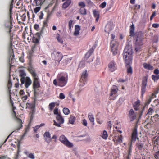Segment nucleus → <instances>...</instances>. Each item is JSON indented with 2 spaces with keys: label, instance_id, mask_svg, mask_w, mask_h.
I'll list each match as a JSON object with an SVG mask.
<instances>
[{
  "label": "nucleus",
  "instance_id": "1",
  "mask_svg": "<svg viewBox=\"0 0 159 159\" xmlns=\"http://www.w3.org/2000/svg\"><path fill=\"white\" fill-rule=\"evenodd\" d=\"M133 51L131 47L126 46L123 53L124 61L125 66L131 65L133 59Z\"/></svg>",
  "mask_w": 159,
  "mask_h": 159
},
{
  "label": "nucleus",
  "instance_id": "2",
  "mask_svg": "<svg viewBox=\"0 0 159 159\" xmlns=\"http://www.w3.org/2000/svg\"><path fill=\"white\" fill-rule=\"evenodd\" d=\"M68 79L67 74L60 73L57 75L56 79L54 80L53 84L55 86L63 87L67 84Z\"/></svg>",
  "mask_w": 159,
  "mask_h": 159
},
{
  "label": "nucleus",
  "instance_id": "3",
  "mask_svg": "<svg viewBox=\"0 0 159 159\" xmlns=\"http://www.w3.org/2000/svg\"><path fill=\"white\" fill-rule=\"evenodd\" d=\"M12 11L11 12L9 11V16L10 18V21L8 22V25H7V23L6 24V26L7 28V32L9 36L10 37L11 42V40L13 39V37L14 34L13 33L11 32H12L11 29L13 28L12 25V21L13 19L12 17Z\"/></svg>",
  "mask_w": 159,
  "mask_h": 159
},
{
  "label": "nucleus",
  "instance_id": "4",
  "mask_svg": "<svg viewBox=\"0 0 159 159\" xmlns=\"http://www.w3.org/2000/svg\"><path fill=\"white\" fill-rule=\"evenodd\" d=\"M33 78V88L34 89V94L35 97L37 95L38 89L40 87V80L38 76Z\"/></svg>",
  "mask_w": 159,
  "mask_h": 159
},
{
  "label": "nucleus",
  "instance_id": "5",
  "mask_svg": "<svg viewBox=\"0 0 159 159\" xmlns=\"http://www.w3.org/2000/svg\"><path fill=\"white\" fill-rule=\"evenodd\" d=\"M12 115V116L13 117V118H14V120L17 123H18V126H17L16 127V128H15V130L14 131H13L12 133H11L7 138L5 140L4 142H5L7 141L9 137L10 136L14 131H15L17 130H20L22 127V120L20 119L17 118L16 116V112L14 110H13Z\"/></svg>",
  "mask_w": 159,
  "mask_h": 159
},
{
  "label": "nucleus",
  "instance_id": "6",
  "mask_svg": "<svg viewBox=\"0 0 159 159\" xmlns=\"http://www.w3.org/2000/svg\"><path fill=\"white\" fill-rule=\"evenodd\" d=\"M59 140L63 144L68 148H71L73 146L72 143L69 141L63 135H62L59 137Z\"/></svg>",
  "mask_w": 159,
  "mask_h": 159
},
{
  "label": "nucleus",
  "instance_id": "7",
  "mask_svg": "<svg viewBox=\"0 0 159 159\" xmlns=\"http://www.w3.org/2000/svg\"><path fill=\"white\" fill-rule=\"evenodd\" d=\"M51 55L53 59L58 62L61 60L63 57L61 52L56 50L53 51Z\"/></svg>",
  "mask_w": 159,
  "mask_h": 159
},
{
  "label": "nucleus",
  "instance_id": "8",
  "mask_svg": "<svg viewBox=\"0 0 159 159\" xmlns=\"http://www.w3.org/2000/svg\"><path fill=\"white\" fill-rule=\"evenodd\" d=\"M110 44L111 51L113 54L114 55H116L118 52V47L119 45L118 42L115 40H112Z\"/></svg>",
  "mask_w": 159,
  "mask_h": 159
},
{
  "label": "nucleus",
  "instance_id": "9",
  "mask_svg": "<svg viewBox=\"0 0 159 159\" xmlns=\"http://www.w3.org/2000/svg\"><path fill=\"white\" fill-rule=\"evenodd\" d=\"M88 76L87 71L86 70L84 71L81 75L79 84L81 86H84L86 83L87 78Z\"/></svg>",
  "mask_w": 159,
  "mask_h": 159
},
{
  "label": "nucleus",
  "instance_id": "10",
  "mask_svg": "<svg viewBox=\"0 0 159 159\" xmlns=\"http://www.w3.org/2000/svg\"><path fill=\"white\" fill-rule=\"evenodd\" d=\"M95 48V45H93L92 48H91L85 54V59L87 61V62L89 63L90 62H92L93 61V58H92L90 61H87V60L92 54Z\"/></svg>",
  "mask_w": 159,
  "mask_h": 159
},
{
  "label": "nucleus",
  "instance_id": "11",
  "mask_svg": "<svg viewBox=\"0 0 159 159\" xmlns=\"http://www.w3.org/2000/svg\"><path fill=\"white\" fill-rule=\"evenodd\" d=\"M108 67L110 72H113L117 69V65L115 61L112 60L108 64Z\"/></svg>",
  "mask_w": 159,
  "mask_h": 159
},
{
  "label": "nucleus",
  "instance_id": "12",
  "mask_svg": "<svg viewBox=\"0 0 159 159\" xmlns=\"http://www.w3.org/2000/svg\"><path fill=\"white\" fill-rule=\"evenodd\" d=\"M56 119L57 122L54 120V124L57 127H61L60 125L62 124L64 122V119L62 116L61 115L56 116Z\"/></svg>",
  "mask_w": 159,
  "mask_h": 159
},
{
  "label": "nucleus",
  "instance_id": "13",
  "mask_svg": "<svg viewBox=\"0 0 159 159\" xmlns=\"http://www.w3.org/2000/svg\"><path fill=\"white\" fill-rule=\"evenodd\" d=\"M147 83V78L145 77L143 79L142 82L141 86V94L143 95L145 92L146 88Z\"/></svg>",
  "mask_w": 159,
  "mask_h": 159
},
{
  "label": "nucleus",
  "instance_id": "14",
  "mask_svg": "<svg viewBox=\"0 0 159 159\" xmlns=\"http://www.w3.org/2000/svg\"><path fill=\"white\" fill-rule=\"evenodd\" d=\"M123 137L122 135H116L113 138V141L115 143L120 144L123 142Z\"/></svg>",
  "mask_w": 159,
  "mask_h": 159
},
{
  "label": "nucleus",
  "instance_id": "15",
  "mask_svg": "<svg viewBox=\"0 0 159 159\" xmlns=\"http://www.w3.org/2000/svg\"><path fill=\"white\" fill-rule=\"evenodd\" d=\"M143 36L141 34H138L136 39V44L139 46L142 45L143 44Z\"/></svg>",
  "mask_w": 159,
  "mask_h": 159
},
{
  "label": "nucleus",
  "instance_id": "16",
  "mask_svg": "<svg viewBox=\"0 0 159 159\" xmlns=\"http://www.w3.org/2000/svg\"><path fill=\"white\" fill-rule=\"evenodd\" d=\"M44 138L45 141L48 144L51 142L52 138L50 134L48 132H46L44 134Z\"/></svg>",
  "mask_w": 159,
  "mask_h": 159
},
{
  "label": "nucleus",
  "instance_id": "17",
  "mask_svg": "<svg viewBox=\"0 0 159 159\" xmlns=\"http://www.w3.org/2000/svg\"><path fill=\"white\" fill-rule=\"evenodd\" d=\"M133 106L134 109L136 111L142 109L143 106L140 104V102L139 100L136 101L133 104Z\"/></svg>",
  "mask_w": 159,
  "mask_h": 159
},
{
  "label": "nucleus",
  "instance_id": "18",
  "mask_svg": "<svg viewBox=\"0 0 159 159\" xmlns=\"http://www.w3.org/2000/svg\"><path fill=\"white\" fill-rule=\"evenodd\" d=\"M129 116L131 121H133L136 119V116L134 113L133 109H131L130 110L129 112Z\"/></svg>",
  "mask_w": 159,
  "mask_h": 159
},
{
  "label": "nucleus",
  "instance_id": "19",
  "mask_svg": "<svg viewBox=\"0 0 159 159\" xmlns=\"http://www.w3.org/2000/svg\"><path fill=\"white\" fill-rule=\"evenodd\" d=\"M113 28V24L110 22L108 23L105 26V31L106 32L109 33L112 30Z\"/></svg>",
  "mask_w": 159,
  "mask_h": 159
},
{
  "label": "nucleus",
  "instance_id": "20",
  "mask_svg": "<svg viewBox=\"0 0 159 159\" xmlns=\"http://www.w3.org/2000/svg\"><path fill=\"white\" fill-rule=\"evenodd\" d=\"M26 76L25 73L23 71H21L20 72L19 76L20 78V81L21 84H23L25 83V80L26 77H25Z\"/></svg>",
  "mask_w": 159,
  "mask_h": 159
},
{
  "label": "nucleus",
  "instance_id": "21",
  "mask_svg": "<svg viewBox=\"0 0 159 159\" xmlns=\"http://www.w3.org/2000/svg\"><path fill=\"white\" fill-rule=\"evenodd\" d=\"M118 90V89L116 85H113L111 89L110 96H113L115 97L114 95H116L117 93Z\"/></svg>",
  "mask_w": 159,
  "mask_h": 159
},
{
  "label": "nucleus",
  "instance_id": "22",
  "mask_svg": "<svg viewBox=\"0 0 159 159\" xmlns=\"http://www.w3.org/2000/svg\"><path fill=\"white\" fill-rule=\"evenodd\" d=\"M32 81L30 78L27 77L25 78V86L26 88H28L32 83Z\"/></svg>",
  "mask_w": 159,
  "mask_h": 159
},
{
  "label": "nucleus",
  "instance_id": "23",
  "mask_svg": "<svg viewBox=\"0 0 159 159\" xmlns=\"http://www.w3.org/2000/svg\"><path fill=\"white\" fill-rule=\"evenodd\" d=\"M24 153L25 154L27 157L30 159H35V156L34 153L29 152L26 150L24 152Z\"/></svg>",
  "mask_w": 159,
  "mask_h": 159
},
{
  "label": "nucleus",
  "instance_id": "24",
  "mask_svg": "<svg viewBox=\"0 0 159 159\" xmlns=\"http://www.w3.org/2000/svg\"><path fill=\"white\" fill-rule=\"evenodd\" d=\"M80 27L78 25H76L75 26V31L74 33V35L75 36H77L79 34V31L80 30Z\"/></svg>",
  "mask_w": 159,
  "mask_h": 159
},
{
  "label": "nucleus",
  "instance_id": "25",
  "mask_svg": "<svg viewBox=\"0 0 159 159\" xmlns=\"http://www.w3.org/2000/svg\"><path fill=\"white\" fill-rule=\"evenodd\" d=\"M143 67L147 70H152L153 69V67L149 64H147L144 63L143 64Z\"/></svg>",
  "mask_w": 159,
  "mask_h": 159
},
{
  "label": "nucleus",
  "instance_id": "26",
  "mask_svg": "<svg viewBox=\"0 0 159 159\" xmlns=\"http://www.w3.org/2000/svg\"><path fill=\"white\" fill-rule=\"evenodd\" d=\"M127 68V72L128 75H131L133 72V69L131 66V65H129L127 66H125Z\"/></svg>",
  "mask_w": 159,
  "mask_h": 159
},
{
  "label": "nucleus",
  "instance_id": "27",
  "mask_svg": "<svg viewBox=\"0 0 159 159\" xmlns=\"http://www.w3.org/2000/svg\"><path fill=\"white\" fill-rule=\"evenodd\" d=\"M40 36V34L39 33H36L35 34H34L33 36V40L35 41L36 43H38L39 42V39Z\"/></svg>",
  "mask_w": 159,
  "mask_h": 159
},
{
  "label": "nucleus",
  "instance_id": "28",
  "mask_svg": "<svg viewBox=\"0 0 159 159\" xmlns=\"http://www.w3.org/2000/svg\"><path fill=\"white\" fill-rule=\"evenodd\" d=\"M71 0H67L62 5V7L63 8H66L71 4Z\"/></svg>",
  "mask_w": 159,
  "mask_h": 159
},
{
  "label": "nucleus",
  "instance_id": "29",
  "mask_svg": "<svg viewBox=\"0 0 159 159\" xmlns=\"http://www.w3.org/2000/svg\"><path fill=\"white\" fill-rule=\"evenodd\" d=\"M28 70L30 73L31 74V75L33 77H37L38 76L37 74L35 73V71L32 67H30L28 68Z\"/></svg>",
  "mask_w": 159,
  "mask_h": 159
},
{
  "label": "nucleus",
  "instance_id": "30",
  "mask_svg": "<svg viewBox=\"0 0 159 159\" xmlns=\"http://www.w3.org/2000/svg\"><path fill=\"white\" fill-rule=\"evenodd\" d=\"M130 34L131 36H134V31L135 30V27L134 25L132 24L131 25L130 28Z\"/></svg>",
  "mask_w": 159,
  "mask_h": 159
},
{
  "label": "nucleus",
  "instance_id": "31",
  "mask_svg": "<svg viewBox=\"0 0 159 159\" xmlns=\"http://www.w3.org/2000/svg\"><path fill=\"white\" fill-rule=\"evenodd\" d=\"M50 18V15H48L46 19L45 20L43 21V28L45 27H47L48 26V20H49Z\"/></svg>",
  "mask_w": 159,
  "mask_h": 159
},
{
  "label": "nucleus",
  "instance_id": "32",
  "mask_svg": "<svg viewBox=\"0 0 159 159\" xmlns=\"http://www.w3.org/2000/svg\"><path fill=\"white\" fill-rule=\"evenodd\" d=\"M88 118L91 122L93 125H94V118L93 115L91 114H89L88 115Z\"/></svg>",
  "mask_w": 159,
  "mask_h": 159
},
{
  "label": "nucleus",
  "instance_id": "33",
  "mask_svg": "<svg viewBox=\"0 0 159 159\" xmlns=\"http://www.w3.org/2000/svg\"><path fill=\"white\" fill-rule=\"evenodd\" d=\"M80 11V14L82 15H85L87 14V10L84 7H81Z\"/></svg>",
  "mask_w": 159,
  "mask_h": 159
},
{
  "label": "nucleus",
  "instance_id": "34",
  "mask_svg": "<svg viewBox=\"0 0 159 159\" xmlns=\"http://www.w3.org/2000/svg\"><path fill=\"white\" fill-rule=\"evenodd\" d=\"M45 0H34V2L36 3V6L41 5Z\"/></svg>",
  "mask_w": 159,
  "mask_h": 159
},
{
  "label": "nucleus",
  "instance_id": "35",
  "mask_svg": "<svg viewBox=\"0 0 159 159\" xmlns=\"http://www.w3.org/2000/svg\"><path fill=\"white\" fill-rule=\"evenodd\" d=\"M75 120V117L71 115L69 119V123L72 124H73Z\"/></svg>",
  "mask_w": 159,
  "mask_h": 159
},
{
  "label": "nucleus",
  "instance_id": "36",
  "mask_svg": "<svg viewBox=\"0 0 159 159\" xmlns=\"http://www.w3.org/2000/svg\"><path fill=\"white\" fill-rule=\"evenodd\" d=\"M27 107L31 109H34L35 107V101H34L32 103H27L26 104Z\"/></svg>",
  "mask_w": 159,
  "mask_h": 159
},
{
  "label": "nucleus",
  "instance_id": "37",
  "mask_svg": "<svg viewBox=\"0 0 159 159\" xmlns=\"http://www.w3.org/2000/svg\"><path fill=\"white\" fill-rule=\"evenodd\" d=\"M108 136L107 132L105 130H104L102 133V137L104 139H107Z\"/></svg>",
  "mask_w": 159,
  "mask_h": 159
},
{
  "label": "nucleus",
  "instance_id": "38",
  "mask_svg": "<svg viewBox=\"0 0 159 159\" xmlns=\"http://www.w3.org/2000/svg\"><path fill=\"white\" fill-rule=\"evenodd\" d=\"M56 39L58 42L62 44L63 43V39L62 38H60V34H56Z\"/></svg>",
  "mask_w": 159,
  "mask_h": 159
},
{
  "label": "nucleus",
  "instance_id": "39",
  "mask_svg": "<svg viewBox=\"0 0 159 159\" xmlns=\"http://www.w3.org/2000/svg\"><path fill=\"white\" fill-rule=\"evenodd\" d=\"M137 133L136 131H134L132 134V139L135 141L137 138Z\"/></svg>",
  "mask_w": 159,
  "mask_h": 159
},
{
  "label": "nucleus",
  "instance_id": "40",
  "mask_svg": "<svg viewBox=\"0 0 159 159\" xmlns=\"http://www.w3.org/2000/svg\"><path fill=\"white\" fill-rule=\"evenodd\" d=\"M152 78L154 82H156L159 79V75H152Z\"/></svg>",
  "mask_w": 159,
  "mask_h": 159
},
{
  "label": "nucleus",
  "instance_id": "41",
  "mask_svg": "<svg viewBox=\"0 0 159 159\" xmlns=\"http://www.w3.org/2000/svg\"><path fill=\"white\" fill-rule=\"evenodd\" d=\"M63 111L64 113L66 115H68L69 114L70 112L68 108H66L63 109Z\"/></svg>",
  "mask_w": 159,
  "mask_h": 159
},
{
  "label": "nucleus",
  "instance_id": "42",
  "mask_svg": "<svg viewBox=\"0 0 159 159\" xmlns=\"http://www.w3.org/2000/svg\"><path fill=\"white\" fill-rule=\"evenodd\" d=\"M93 14L94 17H97L98 16H99L100 15L99 12L98 11L96 10H94L93 11Z\"/></svg>",
  "mask_w": 159,
  "mask_h": 159
},
{
  "label": "nucleus",
  "instance_id": "43",
  "mask_svg": "<svg viewBox=\"0 0 159 159\" xmlns=\"http://www.w3.org/2000/svg\"><path fill=\"white\" fill-rule=\"evenodd\" d=\"M55 106V103L54 102H52L50 103L49 106V109L52 110Z\"/></svg>",
  "mask_w": 159,
  "mask_h": 159
},
{
  "label": "nucleus",
  "instance_id": "44",
  "mask_svg": "<svg viewBox=\"0 0 159 159\" xmlns=\"http://www.w3.org/2000/svg\"><path fill=\"white\" fill-rule=\"evenodd\" d=\"M54 114L56 115V116H58L60 114V112L58 111V109L56 108L53 111Z\"/></svg>",
  "mask_w": 159,
  "mask_h": 159
},
{
  "label": "nucleus",
  "instance_id": "45",
  "mask_svg": "<svg viewBox=\"0 0 159 159\" xmlns=\"http://www.w3.org/2000/svg\"><path fill=\"white\" fill-rule=\"evenodd\" d=\"M73 22V21L72 20H70L69 21L68 26H69V29L70 30H71V27H73V26H72Z\"/></svg>",
  "mask_w": 159,
  "mask_h": 159
},
{
  "label": "nucleus",
  "instance_id": "46",
  "mask_svg": "<svg viewBox=\"0 0 159 159\" xmlns=\"http://www.w3.org/2000/svg\"><path fill=\"white\" fill-rule=\"evenodd\" d=\"M157 93H152L150 96V98L149 99H153L156 97V95Z\"/></svg>",
  "mask_w": 159,
  "mask_h": 159
},
{
  "label": "nucleus",
  "instance_id": "47",
  "mask_svg": "<svg viewBox=\"0 0 159 159\" xmlns=\"http://www.w3.org/2000/svg\"><path fill=\"white\" fill-rule=\"evenodd\" d=\"M12 57H11V61H9V63L10 64H11L12 63H13V61H14V53H13V52H12ZM11 66H10V68L11 67Z\"/></svg>",
  "mask_w": 159,
  "mask_h": 159
},
{
  "label": "nucleus",
  "instance_id": "48",
  "mask_svg": "<svg viewBox=\"0 0 159 159\" xmlns=\"http://www.w3.org/2000/svg\"><path fill=\"white\" fill-rule=\"evenodd\" d=\"M41 8L39 7H38L35 8L34 9V11L35 13H38L40 10Z\"/></svg>",
  "mask_w": 159,
  "mask_h": 159
},
{
  "label": "nucleus",
  "instance_id": "49",
  "mask_svg": "<svg viewBox=\"0 0 159 159\" xmlns=\"http://www.w3.org/2000/svg\"><path fill=\"white\" fill-rule=\"evenodd\" d=\"M79 6L81 7H85V5L84 2H80L78 4Z\"/></svg>",
  "mask_w": 159,
  "mask_h": 159
},
{
  "label": "nucleus",
  "instance_id": "50",
  "mask_svg": "<svg viewBox=\"0 0 159 159\" xmlns=\"http://www.w3.org/2000/svg\"><path fill=\"white\" fill-rule=\"evenodd\" d=\"M82 124L85 126H87V121L86 120L84 119H83L82 121Z\"/></svg>",
  "mask_w": 159,
  "mask_h": 159
},
{
  "label": "nucleus",
  "instance_id": "51",
  "mask_svg": "<svg viewBox=\"0 0 159 159\" xmlns=\"http://www.w3.org/2000/svg\"><path fill=\"white\" fill-rule=\"evenodd\" d=\"M13 2H14V0H12L11 2L10 7V9H9V11L10 12H11V11H12V8H13Z\"/></svg>",
  "mask_w": 159,
  "mask_h": 159
},
{
  "label": "nucleus",
  "instance_id": "52",
  "mask_svg": "<svg viewBox=\"0 0 159 159\" xmlns=\"http://www.w3.org/2000/svg\"><path fill=\"white\" fill-rule=\"evenodd\" d=\"M107 3L105 2H104L100 5V7L102 8H104L105 7Z\"/></svg>",
  "mask_w": 159,
  "mask_h": 159
},
{
  "label": "nucleus",
  "instance_id": "53",
  "mask_svg": "<svg viewBox=\"0 0 159 159\" xmlns=\"http://www.w3.org/2000/svg\"><path fill=\"white\" fill-rule=\"evenodd\" d=\"M65 96L63 93H61L59 94V98L63 99L65 98Z\"/></svg>",
  "mask_w": 159,
  "mask_h": 159
},
{
  "label": "nucleus",
  "instance_id": "54",
  "mask_svg": "<svg viewBox=\"0 0 159 159\" xmlns=\"http://www.w3.org/2000/svg\"><path fill=\"white\" fill-rule=\"evenodd\" d=\"M56 1L57 2V0H52V2H53L52 3H51L49 4L46 7H45V9H47L49 7H51L52 6L53 3L55 1Z\"/></svg>",
  "mask_w": 159,
  "mask_h": 159
},
{
  "label": "nucleus",
  "instance_id": "55",
  "mask_svg": "<svg viewBox=\"0 0 159 159\" xmlns=\"http://www.w3.org/2000/svg\"><path fill=\"white\" fill-rule=\"evenodd\" d=\"M34 28L37 31H38L39 29V25L37 24H35L34 25Z\"/></svg>",
  "mask_w": 159,
  "mask_h": 159
},
{
  "label": "nucleus",
  "instance_id": "56",
  "mask_svg": "<svg viewBox=\"0 0 159 159\" xmlns=\"http://www.w3.org/2000/svg\"><path fill=\"white\" fill-rule=\"evenodd\" d=\"M153 112V109L151 108H150L148 109V113L149 115H151Z\"/></svg>",
  "mask_w": 159,
  "mask_h": 159
},
{
  "label": "nucleus",
  "instance_id": "57",
  "mask_svg": "<svg viewBox=\"0 0 159 159\" xmlns=\"http://www.w3.org/2000/svg\"><path fill=\"white\" fill-rule=\"evenodd\" d=\"M43 13L41 11L39 13V19H42L43 18Z\"/></svg>",
  "mask_w": 159,
  "mask_h": 159
},
{
  "label": "nucleus",
  "instance_id": "58",
  "mask_svg": "<svg viewBox=\"0 0 159 159\" xmlns=\"http://www.w3.org/2000/svg\"><path fill=\"white\" fill-rule=\"evenodd\" d=\"M156 15V13L155 12H153L152 15L150 17V20L151 21L153 19V17Z\"/></svg>",
  "mask_w": 159,
  "mask_h": 159
},
{
  "label": "nucleus",
  "instance_id": "59",
  "mask_svg": "<svg viewBox=\"0 0 159 159\" xmlns=\"http://www.w3.org/2000/svg\"><path fill=\"white\" fill-rule=\"evenodd\" d=\"M19 60L20 62L23 63L24 62V56H22L20 57L19 58Z\"/></svg>",
  "mask_w": 159,
  "mask_h": 159
},
{
  "label": "nucleus",
  "instance_id": "60",
  "mask_svg": "<svg viewBox=\"0 0 159 159\" xmlns=\"http://www.w3.org/2000/svg\"><path fill=\"white\" fill-rule=\"evenodd\" d=\"M152 26L153 28H157L159 27V24L157 23H154L152 25Z\"/></svg>",
  "mask_w": 159,
  "mask_h": 159
},
{
  "label": "nucleus",
  "instance_id": "61",
  "mask_svg": "<svg viewBox=\"0 0 159 159\" xmlns=\"http://www.w3.org/2000/svg\"><path fill=\"white\" fill-rule=\"evenodd\" d=\"M126 81V80L122 79L121 78L119 79L118 80L117 82L119 83L121 82V83H124Z\"/></svg>",
  "mask_w": 159,
  "mask_h": 159
},
{
  "label": "nucleus",
  "instance_id": "62",
  "mask_svg": "<svg viewBox=\"0 0 159 159\" xmlns=\"http://www.w3.org/2000/svg\"><path fill=\"white\" fill-rule=\"evenodd\" d=\"M143 147V145L141 144H139L137 145L138 148L140 150H142Z\"/></svg>",
  "mask_w": 159,
  "mask_h": 159
},
{
  "label": "nucleus",
  "instance_id": "63",
  "mask_svg": "<svg viewBox=\"0 0 159 159\" xmlns=\"http://www.w3.org/2000/svg\"><path fill=\"white\" fill-rule=\"evenodd\" d=\"M40 127V126L37 125L35 127H34V131L35 132H36L38 130V129Z\"/></svg>",
  "mask_w": 159,
  "mask_h": 159
},
{
  "label": "nucleus",
  "instance_id": "64",
  "mask_svg": "<svg viewBox=\"0 0 159 159\" xmlns=\"http://www.w3.org/2000/svg\"><path fill=\"white\" fill-rule=\"evenodd\" d=\"M154 73L158 75L159 74V70L158 69H155L154 71Z\"/></svg>",
  "mask_w": 159,
  "mask_h": 159
}]
</instances>
